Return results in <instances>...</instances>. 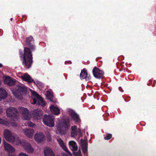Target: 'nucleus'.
<instances>
[{
  "instance_id": "8",
  "label": "nucleus",
  "mask_w": 156,
  "mask_h": 156,
  "mask_svg": "<svg viewBox=\"0 0 156 156\" xmlns=\"http://www.w3.org/2000/svg\"><path fill=\"white\" fill-rule=\"evenodd\" d=\"M21 145L28 152L32 153L34 151V149L32 147L31 145L26 141H23L20 142Z\"/></svg>"
},
{
  "instance_id": "18",
  "label": "nucleus",
  "mask_w": 156,
  "mask_h": 156,
  "mask_svg": "<svg viewBox=\"0 0 156 156\" xmlns=\"http://www.w3.org/2000/svg\"><path fill=\"white\" fill-rule=\"evenodd\" d=\"M44 153L45 156H55L52 150L48 147H46L44 148Z\"/></svg>"
},
{
  "instance_id": "23",
  "label": "nucleus",
  "mask_w": 156,
  "mask_h": 156,
  "mask_svg": "<svg viewBox=\"0 0 156 156\" xmlns=\"http://www.w3.org/2000/svg\"><path fill=\"white\" fill-rule=\"evenodd\" d=\"M7 96V94L4 89L1 88L0 89V101L2 99L6 98Z\"/></svg>"
},
{
  "instance_id": "24",
  "label": "nucleus",
  "mask_w": 156,
  "mask_h": 156,
  "mask_svg": "<svg viewBox=\"0 0 156 156\" xmlns=\"http://www.w3.org/2000/svg\"><path fill=\"white\" fill-rule=\"evenodd\" d=\"M50 108L51 112L54 115H58L60 114L59 109L58 108L55 107L54 105H51Z\"/></svg>"
},
{
  "instance_id": "36",
  "label": "nucleus",
  "mask_w": 156,
  "mask_h": 156,
  "mask_svg": "<svg viewBox=\"0 0 156 156\" xmlns=\"http://www.w3.org/2000/svg\"><path fill=\"white\" fill-rule=\"evenodd\" d=\"M2 109L1 108V107H0V113H2Z\"/></svg>"
},
{
  "instance_id": "31",
  "label": "nucleus",
  "mask_w": 156,
  "mask_h": 156,
  "mask_svg": "<svg viewBox=\"0 0 156 156\" xmlns=\"http://www.w3.org/2000/svg\"><path fill=\"white\" fill-rule=\"evenodd\" d=\"M125 101L126 102H128L130 100V97H127L124 99Z\"/></svg>"
},
{
  "instance_id": "9",
  "label": "nucleus",
  "mask_w": 156,
  "mask_h": 156,
  "mask_svg": "<svg viewBox=\"0 0 156 156\" xmlns=\"http://www.w3.org/2000/svg\"><path fill=\"white\" fill-rule=\"evenodd\" d=\"M4 135L5 139L10 142H13L15 139L14 137L12 135L10 131L8 129H5L4 131Z\"/></svg>"
},
{
  "instance_id": "27",
  "label": "nucleus",
  "mask_w": 156,
  "mask_h": 156,
  "mask_svg": "<svg viewBox=\"0 0 156 156\" xmlns=\"http://www.w3.org/2000/svg\"><path fill=\"white\" fill-rule=\"evenodd\" d=\"M73 154L75 156H82L80 149L77 152H73Z\"/></svg>"
},
{
  "instance_id": "35",
  "label": "nucleus",
  "mask_w": 156,
  "mask_h": 156,
  "mask_svg": "<svg viewBox=\"0 0 156 156\" xmlns=\"http://www.w3.org/2000/svg\"><path fill=\"white\" fill-rule=\"evenodd\" d=\"M66 63H68L69 64H71V62L70 61H66L65 62V64H66Z\"/></svg>"
},
{
  "instance_id": "21",
  "label": "nucleus",
  "mask_w": 156,
  "mask_h": 156,
  "mask_svg": "<svg viewBox=\"0 0 156 156\" xmlns=\"http://www.w3.org/2000/svg\"><path fill=\"white\" fill-rule=\"evenodd\" d=\"M70 148L74 151H76L77 149V146L75 142L74 141H70L69 143Z\"/></svg>"
},
{
  "instance_id": "6",
  "label": "nucleus",
  "mask_w": 156,
  "mask_h": 156,
  "mask_svg": "<svg viewBox=\"0 0 156 156\" xmlns=\"http://www.w3.org/2000/svg\"><path fill=\"white\" fill-rule=\"evenodd\" d=\"M54 118L50 115H45L43 119L44 123L47 126L52 127L54 126Z\"/></svg>"
},
{
  "instance_id": "28",
  "label": "nucleus",
  "mask_w": 156,
  "mask_h": 156,
  "mask_svg": "<svg viewBox=\"0 0 156 156\" xmlns=\"http://www.w3.org/2000/svg\"><path fill=\"white\" fill-rule=\"evenodd\" d=\"M57 141L61 147L65 145L63 141L61 138L58 139L57 140Z\"/></svg>"
},
{
  "instance_id": "30",
  "label": "nucleus",
  "mask_w": 156,
  "mask_h": 156,
  "mask_svg": "<svg viewBox=\"0 0 156 156\" xmlns=\"http://www.w3.org/2000/svg\"><path fill=\"white\" fill-rule=\"evenodd\" d=\"M27 124L28 126L31 127H33L35 126V124L30 121H28L27 123Z\"/></svg>"
},
{
  "instance_id": "12",
  "label": "nucleus",
  "mask_w": 156,
  "mask_h": 156,
  "mask_svg": "<svg viewBox=\"0 0 156 156\" xmlns=\"http://www.w3.org/2000/svg\"><path fill=\"white\" fill-rule=\"evenodd\" d=\"M45 136L41 133H36L34 136V140L38 143H42L45 140Z\"/></svg>"
},
{
  "instance_id": "17",
  "label": "nucleus",
  "mask_w": 156,
  "mask_h": 156,
  "mask_svg": "<svg viewBox=\"0 0 156 156\" xmlns=\"http://www.w3.org/2000/svg\"><path fill=\"white\" fill-rule=\"evenodd\" d=\"M21 78L23 80L28 83L34 82L35 83L34 80L31 78L30 76L27 73H24L22 75Z\"/></svg>"
},
{
  "instance_id": "11",
  "label": "nucleus",
  "mask_w": 156,
  "mask_h": 156,
  "mask_svg": "<svg viewBox=\"0 0 156 156\" xmlns=\"http://www.w3.org/2000/svg\"><path fill=\"white\" fill-rule=\"evenodd\" d=\"M43 111L40 109H37L34 110L33 115L34 118L36 120L40 119L43 114Z\"/></svg>"
},
{
  "instance_id": "38",
  "label": "nucleus",
  "mask_w": 156,
  "mask_h": 156,
  "mask_svg": "<svg viewBox=\"0 0 156 156\" xmlns=\"http://www.w3.org/2000/svg\"><path fill=\"white\" fill-rule=\"evenodd\" d=\"M3 66V65L2 64L0 63V68L2 67Z\"/></svg>"
},
{
  "instance_id": "5",
  "label": "nucleus",
  "mask_w": 156,
  "mask_h": 156,
  "mask_svg": "<svg viewBox=\"0 0 156 156\" xmlns=\"http://www.w3.org/2000/svg\"><path fill=\"white\" fill-rule=\"evenodd\" d=\"M26 88L24 86H17L16 90L13 92V94L16 98L21 99L22 98V93L26 91Z\"/></svg>"
},
{
  "instance_id": "7",
  "label": "nucleus",
  "mask_w": 156,
  "mask_h": 156,
  "mask_svg": "<svg viewBox=\"0 0 156 156\" xmlns=\"http://www.w3.org/2000/svg\"><path fill=\"white\" fill-rule=\"evenodd\" d=\"M92 72L94 76L97 79L101 78L104 74L103 71L96 67H94Z\"/></svg>"
},
{
  "instance_id": "15",
  "label": "nucleus",
  "mask_w": 156,
  "mask_h": 156,
  "mask_svg": "<svg viewBox=\"0 0 156 156\" xmlns=\"http://www.w3.org/2000/svg\"><path fill=\"white\" fill-rule=\"evenodd\" d=\"M69 115L76 122H79L80 121L79 115L72 110H69Z\"/></svg>"
},
{
  "instance_id": "10",
  "label": "nucleus",
  "mask_w": 156,
  "mask_h": 156,
  "mask_svg": "<svg viewBox=\"0 0 156 156\" xmlns=\"http://www.w3.org/2000/svg\"><path fill=\"white\" fill-rule=\"evenodd\" d=\"M82 150L83 153L85 156H87L88 143L85 140L81 139L80 140Z\"/></svg>"
},
{
  "instance_id": "29",
  "label": "nucleus",
  "mask_w": 156,
  "mask_h": 156,
  "mask_svg": "<svg viewBox=\"0 0 156 156\" xmlns=\"http://www.w3.org/2000/svg\"><path fill=\"white\" fill-rule=\"evenodd\" d=\"M62 147V149L64 150V151H65L69 155H72L71 153L68 150V149L65 145H64L63 147Z\"/></svg>"
},
{
  "instance_id": "25",
  "label": "nucleus",
  "mask_w": 156,
  "mask_h": 156,
  "mask_svg": "<svg viewBox=\"0 0 156 156\" xmlns=\"http://www.w3.org/2000/svg\"><path fill=\"white\" fill-rule=\"evenodd\" d=\"M46 96L51 101H53L52 99H53V96L52 93L50 91H48L46 92Z\"/></svg>"
},
{
  "instance_id": "26",
  "label": "nucleus",
  "mask_w": 156,
  "mask_h": 156,
  "mask_svg": "<svg viewBox=\"0 0 156 156\" xmlns=\"http://www.w3.org/2000/svg\"><path fill=\"white\" fill-rule=\"evenodd\" d=\"M112 137V135L110 133H107L106 136L104 137V139L105 140H108L111 139Z\"/></svg>"
},
{
  "instance_id": "33",
  "label": "nucleus",
  "mask_w": 156,
  "mask_h": 156,
  "mask_svg": "<svg viewBox=\"0 0 156 156\" xmlns=\"http://www.w3.org/2000/svg\"><path fill=\"white\" fill-rule=\"evenodd\" d=\"M0 123L1 124H4L5 123V122L2 119L0 118Z\"/></svg>"
},
{
  "instance_id": "19",
  "label": "nucleus",
  "mask_w": 156,
  "mask_h": 156,
  "mask_svg": "<svg viewBox=\"0 0 156 156\" xmlns=\"http://www.w3.org/2000/svg\"><path fill=\"white\" fill-rule=\"evenodd\" d=\"M71 137H76L77 136L78 134L77 126L75 125L71 126Z\"/></svg>"
},
{
  "instance_id": "40",
  "label": "nucleus",
  "mask_w": 156,
  "mask_h": 156,
  "mask_svg": "<svg viewBox=\"0 0 156 156\" xmlns=\"http://www.w3.org/2000/svg\"><path fill=\"white\" fill-rule=\"evenodd\" d=\"M16 124H15L14 125V126H16Z\"/></svg>"
},
{
  "instance_id": "13",
  "label": "nucleus",
  "mask_w": 156,
  "mask_h": 156,
  "mask_svg": "<svg viewBox=\"0 0 156 156\" xmlns=\"http://www.w3.org/2000/svg\"><path fill=\"white\" fill-rule=\"evenodd\" d=\"M4 81L5 84L10 86L15 85L16 83V80L9 76L6 77Z\"/></svg>"
},
{
  "instance_id": "14",
  "label": "nucleus",
  "mask_w": 156,
  "mask_h": 156,
  "mask_svg": "<svg viewBox=\"0 0 156 156\" xmlns=\"http://www.w3.org/2000/svg\"><path fill=\"white\" fill-rule=\"evenodd\" d=\"M80 77L81 80L85 79L87 81L89 80L91 78L90 75H88L87 71L85 68L81 70L80 74Z\"/></svg>"
},
{
  "instance_id": "16",
  "label": "nucleus",
  "mask_w": 156,
  "mask_h": 156,
  "mask_svg": "<svg viewBox=\"0 0 156 156\" xmlns=\"http://www.w3.org/2000/svg\"><path fill=\"white\" fill-rule=\"evenodd\" d=\"M3 142L5 151L9 153H12L15 152V150L13 147L7 143L5 140H3Z\"/></svg>"
},
{
  "instance_id": "37",
  "label": "nucleus",
  "mask_w": 156,
  "mask_h": 156,
  "mask_svg": "<svg viewBox=\"0 0 156 156\" xmlns=\"http://www.w3.org/2000/svg\"><path fill=\"white\" fill-rule=\"evenodd\" d=\"M9 156H15L14 155H12V154H9Z\"/></svg>"
},
{
  "instance_id": "34",
  "label": "nucleus",
  "mask_w": 156,
  "mask_h": 156,
  "mask_svg": "<svg viewBox=\"0 0 156 156\" xmlns=\"http://www.w3.org/2000/svg\"><path fill=\"white\" fill-rule=\"evenodd\" d=\"M119 89L120 91L122 92H123V90L121 87H119Z\"/></svg>"
},
{
  "instance_id": "1",
  "label": "nucleus",
  "mask_w": 156,
  "mask_h": 156,
  "mask_svg": "<svg viewBox=\"0 0 156 156\" xmlns=\"http://www.w3.org/2000/svg\"><path fill=\"white\" fill-rule=\"evenodd\" d=\"M34 39L32 36L26 38V44L28 47L24 48L23 53L21 50L19 51V54L20 58L23 59L22 65L24 68H30L33 63L32 51L35 49Z\"/></svg>"
},
{
  "instance_id": "3",
  "label": "nucleus",
  "mask_w": 156,
  "mask_h": 156,
  "mask_svg": "<svg viewBox=\"0 0 156 156\" xmlns=\"http://www.w3.org/2000/svg\"><path fill=\"white\" fill-rule=\"evenodd\" d=\"M32 98L33 101L32 104L41 105L43 107L45 106V104L43 98L36 92L34 91L32 92Z\"/></svg>"
},
{
  "instance_id": "2",
  "label": "nucleus",
  "mask_w": 156,
  "mask_h": 156,
  "mask_svg": "<svg viewBox=\"0 0 156 156\" xmlns=\"http://www.w3.org/2000/svg\"><path fill=\"white\" fill-rule=\"evenodd\" d=\"M69 120V119L68 118L67 120H65L61 122V126L65 129L62 130L61 127H58L56 130V133L58 134L64 135L66 133L67 130L70 127Z\"/></svg>"
},
{
  "instance_id": "20",
  "label": "nucleus",
  "mask_w": 156,
  "mask_h": 156,
  "mask_svg": "<svg viewBox=\"0 0 156 156\" xmlns=\"http://www.w3.org/2000/svg\"><path fill=\"white\" fill-rule=\"evenodd\" d=\"M34 133L33 129L30 128L28 129H25L24 130V133L26 136L29 138H32L33 137Z\"/></svg>"
},
{
  "instance_id": "32",
  "label": "nucleus",
  "mask_w": 156,
  "mask_h": 156,
  "mask_svg": "<svg viewBox=\"0 0 156 156\" xmlns=\"http://www.w3.org/2000/svg\"><path fill=\"white\" fill-rule=\"evenodd\" d=\"M19 156H29L27 154H26L22 152L20 153L19 154Z\"/></svg>"
},
{
  "instance_id": "4",
  "label": "nucleus",
  "mask_w": 156,
  "mask_h": 156,
  "mask_svg": "<svg viewBox=\"0 0 156 156\" xmlns=\"http://www.w3.org/2000/svg\"><path fill=\"white\" fill-rule=\"evenodd\" d=\"M6 115L12 120L16 121L17 120L18 116L17 110L14 108H11L7 109L6 111Z\"/></svg>"
},
{
  "instance_id": "39",
  "label": "nucleus",
  "mask_w": 156,
  "mask_h": 156,
  "mask_svg": "<svg viewBox=\"0 0 156 156\" xmlns=\"http://www.w3.org/2000/svg\"><path fill=\"white\" fill-rule=\"evenodd\" d=\"M12 20H13V18H11L10 19V20H11L12 21Z\"/></svg>"
},
{
  "instance_id": "22",
  "label": "nucleus",
  "mask_w": 156,
  "mask_h": 156,
  "mask_svg": "<svg viewBox=\"0 0 156 156\" xmlns=\"http://www.w3.org/2000/svg\"><path fill=\"white\" fill-rule=\"evenodd\" d=\"M23 119L28 120L30 119V115L29 113V112L27 108H24V110L23 112Z\"/></svg>"
}]
</instances>
